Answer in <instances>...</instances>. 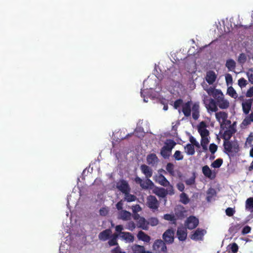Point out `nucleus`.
<instances>
[{"label":"nucleus","instance_id":"f257e3e1","mask_svg":"<svg viewBox=\"0 0 253 253\" xmlns=\"http://www.w3.org/2000/svg\"><path fill=\"white\" fill-rule=\"evenodd\" d=\"M191 101H189L182 105V111L186 117L191 115L192 112V117L194 120H197L200 117V105L198 102L194 103L192 106Z\"/></svg>","mask_w":253,"mask_h":253},{"label":"nucleus","instance_id":"f03ea898","mask_svg":"<svg viewBox=\"0 0 253 253\" xmlns=\"http://www.w3.org/2000/svg\"><path fill=\"white\" fill-rule=\"evenodd\" d=\"M208 94L212 96L216 100L219 107L224 109L229 106V102L224 99V95L220 90L215 89L213 87H210L207 90Z\"/></svg>","mask_w":253,"mask_h":253},{"label":"nucleus","instance_id":"7ed1b4c3","mask_svg":"<svg viewBox=\"0 0 253 253\" xmlns=\"http://www.w3.org/2000/svg\"><path fill=\"white\" fill-rule=\"evenodd\" d=\"M152 192L158 197L164 198L168 194L169 195H173L174 190L173 186L167 187L166 189L163 187L155 186L152 190Z\"/></svg>","mask_w":253,"mask_h":253},{"label":"nucleus","instance_id":"20e7f679","mask_svg":"<svg viewBox=\"0 0 253 253\" xmlns=\"http://www.w3.org/2000/svg\"><path fill=\"white\" fill-rule=\"evenodd\" d=\"M145 182H144L142 179L138 176H136L134 179L135 182L140 185V187L143 189H153L155 186L153 181L149 179V178H146Z\"/></svg>","mask_w":253,"mask_h":253},{"label":"nucleus","instance_id":"39448f33","mask_svg":"<svg viewBox=\"0 0 253 253\" xmlns=\"http://www.w3.org/2000/svg\"><path fill=\"white\" fill-rule=\"evenodd\" d=\"M225 152L226 153L235 152L237 153L239 151V145L237 142L232 143L229 140H225L223 143Z\"/></svg>","mask_w":253,"mask_h":253},{"label":"nucleus","instance_id":"423d86ee","mask_svg":"<svg viewBox=\"0 0 253 253\" xmlns=\"http://www.w3.org/2000/svg\"><path fill=\"white\" fill-rule=\"evenodd\" d=\"M153 249L157 253H167V248L165 243L161 239L156 240L153 245Z\"/></svg>","mask_w":253,"mask_h":253},{"label":"nucleus","instance_id":"0eeeda50","mask_svg":"<svg viewBox=\"0 0 253 253\" xmlns=\"http://www.w3.org/2000/svg\"><path fill=\"white\" fill-rule=\"evenodd\" d=\"M204 103L208 112H215L218 110L216 100L211 98H206Z\"/></svg>","mask_w":253,"mask_h":253},{"label":"nucleus","instance_id":"6e6552de","mask_svg":"<svg viewBox=\"0 0 253 253\" xmlns=\"http://www.w3.org/2000/svg\"><path fill=\"white\" fill-rule=\"evenodd\" d=\"M154 180L156 183L164 187H169L172 186L165 176L161 173L155 175L154 177Z\"/></svg>","mask_w":253,"mask_h":253},{"label":"nucleus","instance_id":"1a4fd4ad","mask_svg":"<svg viewBox=\"0 0 253 253\" xmlns=\"http://www.w3.org/2000/svg\"><path fill=\"white\" fill-rule=\"evenodd\" d=\"M199 224V219L194 216H190L185 221V225L189 229L195 228Z\"/></svg>","mask_w":253,"mask_h":253},{"label":"nucleus","instance_id":"9d476101","mask_svg":"<svg viewBox=\"0 0 253 253\" xmlns=\"http://www.w3.org/2000/svg\"><path fill=\"white\" fill-rule=\"evenodd\" d=\"M174 232L173 229L167 230L163 235V239L166 243L171 244L174 241Z\"/></svg>","mask_w":253,"mask_h":253},{"label":"nucleus","instance_id":"9b49d317","mask_svg":"<svg viewBox=\"0 0 253 253\" xmlns=\"http://www.w3.org/2000/svg\"><path fill=\"white\" fill-rule=\"evenodd\" d=\"M206 233V231L205 229L198 228L190 235V237L194 241H201L203 240V237Z\"/></svg>","mask_w":253,"mask_h":253},{"label":"nucleus","instance_id":"f8f14e48","mask_svg":"<svg viewBox=\"0 0 253 253\" xmlns=\"http://www.w3.org/2000/svg\"><path fill=\"white\" fill-rule=\"evenodd\" d=\"M147 204L148 207L153 210H157L159 207V203L155 196L150 195L147 197Z\"/></svg>","mask_w":253,"mask_h":253},{"label":"nucleus","instance_id":"ddd939ff","mask_svg":"<svg viewBox=\"0 0 253 253\" xmlns=\"http://www.w3.org/2000/svg\"><path fill=\"white\" fill-rule=\"evenodd\" d=\"M117 188L123 194L130 191L128 183L125 180H121L118 182L117 184Z\"/></svg>","mask_w":253,"mask_h":253},{"label":"nucleus","instance_id":"4468645a","mask_svg":"<svg viewBox=\"0 0 253 253\" xmlns=\"http://www.w3.org/2000/svg\"><path fill=\"white\" fill-rule=\"evenodd\" d=\"M176 235L179 241H185L187 237V231L186 228L183 227H178Z\"/></svg>","mask_w":253,"mask_h":253},{"label":"nucleus","instance_id":"2eb2a0df","mask_svg":"<svg viewBox=\"0 0 253 253\" xmlns=\"http://www.w3.org/2000/svg\"><path fill=\"white\" fill-rule=\"evenodd\" d=\"M207 125L205 122H201L198 126V131L200 134L201 137L203 136H208L209 131L206 128Z\"/></svg>","mask_w":253,"mask_h":253},{"label":"nucleus","instance_id":"dca6fc26","mask_svg":"<svg viewBox=\"0 0 253 253\" xmlns=\"http://www.w3.org/2000/svg\"><path fill=\"white\" fill-rule=\"evenodd\" d=\"M245 210L251 212L249 216L251 218H253V197H250L246 200Z\"/></svg>","mask_w":253,"mask_h":253},{"label":"nucleus","instance_id":"f3484780","mask_svg":"<svg viewBox=\"0 0 253 253\" xmlns=\"http://www.w3.org/2000/svg\"><path fill=\"white\" fill-rule=\"evenodd\" d=\"M253 99H249L242 104V110L245 115H248L252 108Z\"/></svg>","mask_w":253,"mask_h":253},{"label":"nucleus","instance_id":"a211bd4d","mask_svg":"<svg viewBox=\"0 0 253 253\" xmlns=\"http://www.w3.org/2000/svg\"><path fill=\"white\" fill-rule=\"evenodd\" d=\"M215 117L217 121L222 125L225 123L228 115L226 113L220 111L215 113Z\"/></svg>","mask_w":253,"mask_h":253},{"label":"nucleus","instance_id":"6ab92c4d","mask_svg":"<svg viewBox=\"0 0 253 253\" xmlns=\"http://www.w3.org/2000/svg\"><path fill=\"white\" fill-rule=\"evenodd\" d=\"M112 234V231L110 229H107L101 232L98 235V238L100 240L105 241L109 239Z\"/></svg>","mask_w":253,"mask_h":253},{"label":"nucleus","instance_id":"aec40b11","mask_svg":"<svg viewBox=\"0 0 253 253\" xmlns=\"http://www.w3.org/2000/svg\"><path fill=\"white\" fill-rule=\"evenodd\" d=\"M140 169L146 178H150L152 176L153 170L148 166L144 164L140 166Z\"/></svg>","mask_w":253,"mask_h":253},{"label":"nucleus","instance_id":"412c9836","mask_svg":"<svg viewBox=\"0 0 253 253\" xmlns=\"http://www.w3.org/2000/svg\"><path fill=\"white\" fill-rule=\"evenodd\" d=\"M216 76L215 73L212 71L207 72L206 77V81L210 84H212L215 81Z\"/></svg>","mask_w":253,"mask_h":253},{"label":"nucleus","instance_id":"4be33fe9","mask_svg":"<svg viewBox=\"0 0 253 253\" xmlns=\"http://www.w3.org/2000/svg\"><path fill=\"white\" fill-rule=\"evenodd\" d=\"M146 160L148 165L154 166L158 163L159 159L155 154L152 153L147 156Z\"/></svg>","mask_w":253,"mask_h":253},{"label":"nucleus","instance_id":"5701e85b","mask_svg":"<svg viewBox=\"0 0 253 253\" xmlns=\"http://www.w3.org/2000/svg\"><path fill=\"white\" fill-rule=\"evenodd\" d=\"M120 237L126 241V242L130 243L134 241V236L131 233L129 232H121V235L120 236Z\"/></svg>","mask_w":253,"mask_h":253},{"label":"nucleus","instance_id":"b1692460","mask_svg":"<svg viewBox=\"0 0 253 253\" xmlns=\"http://www.w3.org/2000/svg\"><path fill=\"white\" fill-rule=\"evenodd\" d=\"M132 250L133 253H152L150 251H146L144 246L136 244L132 247Z\"/></svg>","mask_w":253,"mask_h":253},{"label":"nucleus","instance_id":"393cba45","mask_svg":"<svg viewBox=\"0 0 253 253\" xmlns=\"http://www.w3.org/2000/svg\"><path fill=\"white\" fill-rule=\"evenodd\" d=\"M137 237L138 240L146 243H149L151 240L150 237L142 231L138 232Z\"/></svg>","mask_w":253,"mask_h":253},{"label":"nucleus","instance_id":"a878e982","mask_svg":"<svg viewBox=\"0 0 253 253\" xmlns=\"http://www.w3.org/2000/svg\"><path fill=\"white\" fill-rule=\"evenodd\" d=\"M252 122H253V111L245 117L241 123V126L246 127L250 125Z\"/></svg>","mask_w":253,"mask_h":253},{"label":"nucleus","instance_id":"bb28decb","mask_svg":"<svg viewBox=\"0 0 253 253\" xmlns=\"http://www.w3.org/2000/svg\"><path fill=\"white\" fill-rule=\"evenodd\" d=\"M202 172L204 175L209 178L213 179L215 177V175H212V171L208 166L206 165L203 167Z\"/></svg>","mask_w":253,"mask_h":253},{"label":"nucleus","instance_id":"cd10ccee","mask_svg":"<svg viewBox=\"0 0 253 253\" xmlns=\"http://www.w3.org/2000/svg\"><path fill=\"white\" fill-rule=\"evenodd\" d=\"M137 227L142 228L143 230H147L148 228L149 223L144 218L141 217L139 220L137 221Z\"/></svg>","mask_w":253,"mask_h":253},{"label":"nucleus","instance_id":"c85d7f7f","mask_svg":"<svg viewBox=\"0 0 253 253\" xmlns=\"http://www.w3.org/2000/svg\"><path fill=\"white\" fill-rule=\"evenodd\" d=\"M225 66L227 68L228 71H234L236 68V62L232 59H228L226 61Z\"/></svg>","mask_w":253,"mask_h":253},{"label":"nucleus","instance_id":"c756f323","mask_svg":"<svg viewBox=\"0 0 253 253\" xmlns=\"http://www.w3.org/2000/svg\"><path fill=\"white\" fill-rule=\"evenodd\" d=\"M175 145L176 143L174 140L171 139H168L165 142L164 147H165L169 151V152H171L172 148L175 146Z\"/></svg>","mask_w":253,"mask_h":253},{"label":"nucleus","instance_id":"7c9ffc66","mask_svg":"<svg viewBox=\"0 0 253 253\" xmlns=\"http://www.w3.org/2000/svg\"><path fill=\"white\" fill-rule=\"evenodd\" d=\"M185 152L188 155H193L195 153L194 146L190 143L187 144L185 147Z\"/></svg>","mask_w":253,"mask_h":253},{"label":"nucleus","instance_id":"2f4dec72","mask_svg":"<svg viewBox=\"0 0 253 253\" xmlns=\"http://www.w3.org/2000/svg\"><path fill=\"white\" fill-rule=\"evenodd\" d=\"M130 213L125 210H122L119 213L120 218L124 220H128L130 218Z\"/></svg>","mask_w":253,"mask_h":253},{"label":"nucleus","instance_id":"473e14b6","mask_svg":"<svg viewBox=\"0 0 253 253\" xmlns=\"http://www.w3.org/2000/svg\"><path fill=\"white\" fill-rule=\"evenodd\" d=\"M125 194V197L124 200L125 201H127V202H131L135 201L136 199V197L134 195H132L129 194V192H127L124 193Z\"/></svg>","mask_w":253,"mask_h":253},{"label":"nucleus","instance_id":"72a5a7b5","mask_svg":"<svg viewBox=\"0 0 253 253\" xmlns=\"http://www.w3.org/2000/svg\"><path fill=\"white\" fill-rule=\"evenodd\" d=\"M174 168V165L171 163H168L166 167L167 171L169 172V175L172 176H174L175 175Z\"/></svg>","mask_w":253,"mask_h":253},{"label":"nucleus","instance_id":"f704fd0d","mask_svg":"<svg viewBox=\"0 0 253 253\" xmlns=\"http://www.w3.org/2000/svg\"><path fill=\"white\" fill-rule=\"evenodd\" d=\"M227 94L234 99H236L238 97V94L232 86H230L228 88Z\"/></svg>","mask_w":253,"mask_h":253},{"label":"nucleus","instance_id":"c9c22d12","mask_svg":"<svg viewBox=\"0 0 253 253\" xmlns=\"http://www.w3.org/2000/svg\"><path fill=\"white\" fill-rule=\"evenodd\" d=\"M170 153L171 152H169V151L165 147L163 146L162 147L160 154L164 158H169Z\"/></svg>","mask_w":253,"mask_h":253},{"label":"nucleus","instance_id":"e433bc0d","mask_svg":"<svg viewBox=\"0 0 253 253\" xmlns=\"http://www.w3.org/2000/svg\"><path fill=\"white\" fill-rule=\"evenodd\" d=\"M180 201L183 204L186 205L190 202V199L187 194L183 192L180 195Z\"/></svg>","mask_w":253,"mask_h":253},{"label":"nucleus","instance_id":"4c0bfd02","mask_svg":"<svg viewBox=\"0 0 253 253\" xmlns=\"http://www.w3.org/2000/svg\"><path fill=\"white\" fill-rule=\"evenodd\" d=\"M164 218L166 220L171 221L173 224H176V218L173 214H166L164 216Z\"/></svg>","mask_w":253,"mask_h":253},{"label":"nucleus","instance_id":"58836bf2","mask_svg":"<svg viewBox=\"0 0 253 253\" xmlns=\"http://www.w3.org/2000/svg\"><path fill=\"white\" fill-rule=\"evenodd\" d=\"M247 61V55L244 53H240L238 58V62L241 64H244Z\"/></svg>","mask_w":253,"mask_h":253},{"label":"nucleus","instance_id":"ea45409f","mask_svg":"<svg viewBox=\"0 0 253 253\" xmlns=\"http://www.w3.org/2000/svg\"><path fill=\"white\" fill-rule=\"evenodd\" d=\"M223 163V160L221 158H218L215 160L211 165V166L214 168H219Z\"/></svg>","mask_w":253,"mask_h":253},{"label":"nucleus","instance_id":"a19ab883","mask_svg":"<svg viewBox=\"0 0 253 253\" xmlns=\"http://www.w3.org/2000/svg\"><path fill=\"white\" fill-rule=\"evenodd\" d=\"M235 132V131H232L231 130H228L224 131L223 138L225 140H229L232 136V134Z\"/></svg>","mask_w":253,"mask_h":253},{"label":"nucleus","instance_id":"79ce46f5","mask_svg":"<svg viewBox=\"0 0 253 253\" xmlns=\"http://www.w3.org/2000/svg\"><path fill=\"white\" fill-rule=\"evenodd\" d=\"M174 159L176 161H180L183 159V156L181 151L176 150L173 156Z\"/></svg>","mask_w":253,"mask_h":253},{"label":"nucleus","instance_id":"37998d69","mask_svg":"<svg viewBox=\"0 0 253 253\" xmlns=\"http://www.w3.org/2000/svg\"><path fill=\"white\" fill-rule=\"evenodd\" d=\"M149 225H151L152 226H156L159 223V220L156 217H151L148 219Z\"/></svg>","mask_w":253,"mask_h":253},{"label":"nucleus","instance_id":"c03bdc74","mask_svg":"<svg viewBox=\"0 0 253 253\" xmlns=\"http://www.w3.org/2000/svg\"><path fill=\"white\" fill-rule=\"evenodd\" d=\"M185 182L187 185H192L195 182V175L194 173L193 176L189 179L186 180Z\"/></svg>","mask_w":253,"mask_h":253},{"label":"nucleus","instance_id":"a18cd8bd","mask_svg":"<svg viewBox=\"0 0 253 253\" xmlns=\"http://www.w3.org/2000/svg\"><path fill=\"white\" fill-rule=\"evenodd\" d=\"M247 84V81L244 78H240L238 80V85L241 88L245 87Z\"/></svg>","mask_w":253,"mask_h":253},{"label":"nucleus","instance_id":"49530a36","mask_svg":"<svg viewBox=\"0 0 253 253\" xmlns=\"http://www.w3.org/2000/svg\"><path fill=\"white\" fill-rule=\"evenodd\" d=\"M134 133L135 135L138 137H141L144 136V132L142 131V129L141 128H136L134 131Z\"/></svg>","mask_w":253,"mask_h":253},{"label":"nucleus","instance_id":"de8ad7c7","mask_svg":"<svg viewBox=\"0 0 253 253\" xmlns=\"http://www.w3.org/2000/svg\"><path fill=\"white\" fill-rule=\"evenodd\" d=\"M226 214L228 216H232L235 212V211L232 208H227L225 211Z\"/></svg>","mask_w":253,"mask_h":253},{"label":"nucleus","instance_id":"09e8293b","mask_svg":"<svg viewBox=\"0 0 253 253\" xmlns=\"http://www.w3.org/2000/svg\"><path fill=\"white\" fill-rule=\"evenodd\" d=\"M207 194L208 195L207 197L208 200H209L210 198H211L212 196L216 194L215 191L213 188H210L207 192Z\"/></svg>","mask_w":253,"mask_h":253},{"label":"nucleus","instance_id":"8fccbe9b","mask_svg":"<svg viewBox=\"0 0 253 253\" xmlns=\"http://www.w3.org/2000/svg\"><path fill=\"white\" fill-rule=\"evenodd\" d=\"M209 149L211 154H213L217 151V146L214 143L210 145Z\"/></svg>","mask_w":253,"mask_h":253},{"label":"nucleus","instance_id":"3c124183","mask_svg":"<svg viewBox=\"0 0 253 253\" xmlns=\"http://www.w3.org/2000/svg\"><path fill=\"white\" fill-rule=\"evenodd\" d=\"M251 229V227L249 225L245 226L242 230V234L245 235L250 233Z\"/></svg>","mask_w":253,"mask_h":253},{"label":"nucleus","instance_id":"603ef678","mask_svg":"<svg viewBox=\"0 0 253 253\" xmlns=\"http://www.w3.org/2000/svg\"><path fill=\"white\" fill-rule=\"evenodd\" d=\"M110 239L109 240L108 243V245L110 246H119L118 245V242H117V240L112 238V237H110Z\"/></svg>","mask_w":253,"mask_h":253},{"label":"nucleus","instance_id":"864d4df0","mask_svg":"<svg viewBox=\"0 0 253 253\" xmlns=\"http://www.w3.org/2000/svg\"><path fill=\"white\" fill-rule=\"evenodd\" d=\"M183 103V100L181 99H178L175 100L174 102L173 107L175 109H177Z\"/></svg>","mask_w":253,"mask_h":253},{"label":"nucleus","instance_id":"5fc2aeb1","mask_svg":"<svg viewBox=\"0 0 253 253\" xmlns=\"http://www.w3.org/2000/svg\"><path fill=\"white\" fill-rule=\"evenodd\" d=\"M230 249L233 253H237V252L238 251L239 248L238 245L236 243H234L231 245Z\"/></svg>","mask_w":253,"mask_h":253},{"label":"nucleus","instance_id":"6e6d98bb","mask_svg":"<svg viewBox=\"0 0 253 253\" xmlns=\"http://www.w3.org/2000/svg\"><path fill=\"white\" fill-rule=\"evenodd\" d=\"M190 141L191 143V144H192L193 146H195L197 147H199L200 145L199 143L196 141V140L195 139L194 137L191 136L190 137Z\"/></svg>","mask_w":253,"mask_h":253},{"label":"nucleus","instance_id":"4d7b16f0","mask_svg":"<svg viewBox=\"0 0 253 253\" xmlns=\"http://www.w3.org/2000/svg\"><path fill=\"white\" fill-rule=\"evenodd\" d=\"M108 213V210L105 208H102L99 210V213L102 216H105Z\"/></svg>","mask_w":253,"mask_h":253},{"label":"nucleus","instance_id":"13d9d810","mask_svg":"<svg viewBox=\"0 0 253 253\" xmlns=\"http://www.w3.org/2000/svg\"><path fill=\"white\" fill-rule=\"evenodd\" d=\"M209 143V140L208 136H203V137H202L201 145H208Z\"/></svg>","mask_w":253,"mask_h":253},{"label":"nucleus","instance_id":"bf43d9fd","mask_svg":"<svg viewBox=\"0 0 253 253\" xmlns=\"http://www.w3.org/2000/svg\"><path fill=\"white\" fill-rule=\"evenodd\" d=\"M226 82L227 84H231L232 83V77L230 74H227L225 76Z\"/></svg>","mask_w":253,"mask_h":253},{"label":"nucleus","instance_id":"052dcab7","mask_svg":"<svg viewBox=\"0 0 253 253\" xmlns=\"http://www.w3.org/2000/svg\"><path fill=\"white\" fill-rule=\"evenodd\" d=\"M246 96L247 97H252L253 96V86L250 87L247 91Z\"/></svg>","mask_w":253,"mask_h":253},{"label":"nucleus","instance_id":"680f3d73","mask_svg":"<svg viewBox=\"0 0 253 253\" xmlns=\"http://www.w3.org/2000/svg\"><path fill=\"white\" fill-rule=\"evenodd\" d=\"M123 226L122 225H117L115 227V230L117 233H119L120 236L121 235V232H122V230H123Z\"/></svg>","mask_w":253,"mask_h":253},{"label":"nucleus","instance_id":"e2e57ef3","mask_svg":"<svg viewBox=\"0 0 253 253\" xmlns=\"http://www.w3.org/2000/svg\"><path fill=\"white\" fill-rule=\"evenodd\" d=\"M176 187L179 191L182 192L184 190V185L182 183H178L176 185Z\"/></svg>","mask_w":253,"mask_h":253},{"label":"nucleus","instance_id":"0e129e2a","mask_svg":"<svg viewBox=\"0 0 253 253\" xmlns=\"http://www.w3.org/2000/svg\"><path fill=\"white\" fill-rule=\"evenodd\" d=\"M247 75L249 82L251 84H253V72H252L251 73L248 72Z\"/></svg>","mask_w":253,"mask_h":253},{"label":"nucleus","instance_id":"69168bd1","mask_svg":"<svg viewBox=\"0 0 253 253\" xmlns=\"http://www.w3.org/2000/svg\"><path fill=\"white\" fill-rule=\"evenodd\" d=\"M132 211L134 213H136L137 211H141V209L139 205H136L132 207Z\"/></svg>","mask_w":253,"mask_h":253},{"label":"nucleus","instance_id":"338daca9","mask_svg":"<svg viewBox=\"0 0 253 253\" xmlns=\"http://www.w3.org/2000/svg\"><path fill=\"white\" fill-rule=\"evenodd\" d=\"M123 201L121 200L116 204V208L118 210H122L123 209Z\"/></svg>","mask_w":253,"mask_h":253},{"label":"nucleus","instance_id":"774afa93","mask_svg":"<svg viewBox=\"0 0 253 253\" xmlns=\"http://www.w3.org/2000/svg\"><path fill=\"white\" fill-rule=\"evenodd\" d=\"M241 226L240 224H237L236 225L232 226V227L230 228V229L236 232L241 228Z\"/></svg>","mask_w":253,"mask_h":253}]
</instances>
